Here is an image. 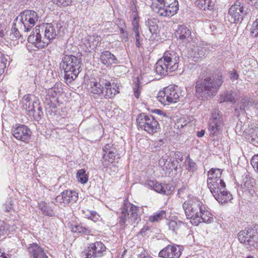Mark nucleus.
<instances>
[{
	"label": "nucleus",
	"instance_id": "69168bd1",
	"mask_svg": "<svg viewBox=\"0 0 258 258\" xmlns=\"http://www.w3.org/2000/svg\"><path fill=\"white\" fill-rule=\"evenodd\" d=\"M230 77L231 79L237 80L238 78V74L235 71H231L230 74Z\"/></svg>",
	"mask_w": 258,
	"mask_h": 258
},
{
	"label": "nucleus",
	"instance_id": "774afa93",
	"mask_svg": "<svg viewBox=\"0 0 258 258\" xmlns=\"http://www.w3.org/2000/svg\"><path fill=\"white\" fill-rule=\"evenodd\" d=\"M197 51L199 54V57H202L205 54V50H204V48L203 47L201 48H198Z\"/></svg>",
	"mask_w": 258,
	"mask_h": 258
},
{
	"label": "nucleus",
	"instance_id": "5701e85b",
	"mask_svg": "<svg viewBox=\"0 0 258 258\" xmlns=\"http://www.w3.org/2000/svg\"><path fill=\"white\" fill-rule=\"evenodd\" d=\"M28 251L33 258H48L42 248L36 243L31 244Z\"/></svg>",
	"mask_w": 258,
	"mask_h": 258
},
{
	"label": "nucleus",
	"instance_id": "473e14b6",
	"mask_svg": "<svg viewBox=\"0 0 258 258\" xmlns=\"http://www.w3.org/2000/svg\"><path fill=\"white\" fill-rule=\"evenodd\" d=\"M145 184L146 186L154 190L158 193L162 194L163 189H164L163 187V184L159 183L156 181L151 180H147Z\"/></svg>",
	"mask_w": 258,
	"mask_h": 258
},
{
	"label": "nucleus",
	"instance_id": "a19ab883",
	"mask_svg": "<svg viewBox=\"0 0 258 258\" xmlns=\"http://www.w3.org/2000/svg\"><path fill=\"white\" fill-rule=\"evenodd\" d=\"M185 166L186 169L189 172H194L196 170V165L194 161L191 159L189 156L186 158L185 161Z\"/></svg>",
	"mask_w": 258,
	"mask_h": 258
},
{
	"label": "nucleus",
	"instance_id": "09e8293b",
	"mask_svg": "<svg viewBox=\"0 0 258 258\" xmlns=\"http://www.w3.org/2000/svg\"><path fill=\"white\" fill-rule=\"evenodd\" d=\"M97 40H95V41H94V36H90L89 37V38L87 40L88 41V46H89L90 47H91V46L92 45L93 47H96L98 45V43L100 41L99 37H97Z\"/></svg>",
	"mask_w": 258,
	"mask_h": 258
},
{
	"label": "nucleus",
	"instance_id": "1a4fd4ad",
	"mask_svg": "<svg viewBox=\"0 0 258 258\" xmlns=\"http://www.w3.org/2000/svg\"><path fill=\"white\" fill-rule=\"evenodd\" d=\"M250 10L244 6L243 3L237 1L229 10L228 14L231 17V23H238L241 22L244 18L249 15Z\"/></svg>",
	"mask_w": 258,
	"mask_h": 258
},
{
	"label": "nucleus",
	"instance_id": "8fccbe9b",
	"mask_svg": "<svg viewBox=\"0 0 258 258\" xmlns=\"http://www.w3.org/2000/svg\"><path fill=\"white\" fill-rule=\"evenodd\" d=\"M250 163L254 170L258 173V154L252 157Z\"/></svg>",
	"mask_w": 258,
	"mask_h": 258
},
{
	"label": "nucleus",
	"instance_id": "412c9836",
	"mask_svg": "<svg viewBox=\"0 0 258 258\" xmlns=\"http://www.w3.org/2000/svg\"><path fill=\"white\" fill-rule=\"evenodd\" d=\"M175 35L180 40H187L189 41L191 39L190 30L185 25H179L175 32Z\"/></svg>",
	"mask_w": 258,
	"mask_h": 258
},
{
	"label": "nucleus",
	"instance_id": "49530a36",
	"mask_svg": "<svg viewBox=\"0 0 258 258\" xmlns=\"http://www.w3.org/2000/svg\"><path fill=\"white\" fill-rule=\"evenodd\" d=\"M135 41H136V46L138 48L142 46L143 45V41L144 40V36L143 35H141V33L135 34Z\"/></svg>",
	"mask_w": 258,
	"mask_h": 258
},
{
	"label": "nucleus",
	"instance_id": "0e129e2a",
	"mask_svg": "<svg viewBox=\"0 0 258 258\" xmlns=\"http://www.w3.org/2000/svg\"><path fill=\"white\" fill-rule=\"evenodd\" d=\"M119 22H120L119 24L121 26H123V27H119L120 34H122V33H124L125 32H126V31L124 28V27H125L126 26H125V23L123 21H120Z\"/></svg>",
	"mask_w": 258,
	"mask_h": 258
},
{
	"label": "nucleus",
	"instance_id": "a878e982",
	"mask_svg": "<svg viewBox=\"0 0 258 258\" xmlns=\"http://www.w3.org/2000/svg\"><path fill=\"white\" fill-rule=\"evenodd\" d=\"M155 72L160 75L165 76L169 73L168 68L162 58L159 59L155 66Z\"/></svg>",
	"mask_w": 258,
	"mask_h": 258
},
{
	"label": "nucleus",
	"instance_id": "39448f33",
	"mask_svg": "<svg viewBox=\"0 0 258 258\" xmlns=\"http://www.w3.org/2000/svg\"><path fill=\"white\" fill-rule=\"evenodd\" d=\"M208 188L215 199L221 204L227 203L232 199L229 191L225 190L226 184L223 180L207 181Z\"/></svg>",
	"mask_w": 258,
	"mask_h": 258
},
{
	"label": "nucleus",
	"instance_id": "cd10ccee",
	"mask_svg": "<svg viewBox=\"0 0 258 258\" xmlns=\"http://www.w3.org/2000/svg\"><path fill=\"white\" fill-rule=\"evenodd\" d=\"M117 156L116 151H110L108 153L102 154V164L104 167H107L109 163H112Z\"/></svg>",
	"mask_w": 258,
	"mask_h": 258
},
{
	"label": "nucleus",
	"instance_id": "f257e3e1",
	"mask_svg": "<svg viewBox=\"0 0 258 258\" xmlns=\"http://www.w3.org/2000/svg\"><path fill=\"white\" fill-rule=\"evenodd\" d=\"M224 82L221 73L208 75L201 72L196 82L195 96L201 102L216 95Z\"/></svg>",
	"mask_w": 258,
	"mask_h": 258
},
{
	"label": "nucleus",
	"instance_id": "ea45409f",
	"mask_svg": "<svg viewBox=\"0 0 258 258\" xmlns=\"http://www.w3.org/2000/svg\"><path fill=\"white\" fill-rule=\"evenodd\" d=\"M77 178L80 182L83 184L87 183L88 180V176L84 169H80L78 171Z\"/></svg>",
	"mask_w": 258,
	"mask_h": 258
},
{
	"label": "nucleus",
	"instance_id": "c03bdc74",
	"mask_svg": "<svg viewBox=\"0 0 258 258\" xmlns=\"http://www.w3.org/2000/svg\"><path fill=\"white\" fill-rule=\"evenodd\" d=\"M252 179L246 177L241 184V187L244 190H248L253 186Z\"/></svg>",
	"mask_w": 258,
	"mask_h": 258
},
{
	"label": "nucleus",
	"instance_id": "4d7b16f0",
	"mask_svg": "<svg viewBox=\"0 0 258 258\" xmlns=\"http://www.w3.org/2000/svg\"><path fill=\"white\" fill-rule=\"evenodd\" d=\"M133 31L135 34L139 33L141 32V30L140 29L139 25L137 22L134 21L133 22Z\"/></svg>",
	"mask_w": 258,
	"mask_h": 258
},
{
	"label": "nucleus",
	"instance_id": "7ed1b4c3",
	"mask_svg": "<svg viewBox=\"0 0 258 258\" xmlns=\"http://www.w3.org/2000/svg\"><path fill=\"white\" fill-rule=\"evenodd\" d=\"M81 66V58L72 55L63 54L60 62V68L64 71V79L69 83L75 80Z\"/></svg>",
	"mask_w": 258,
	"mask_h": 258
},
{
	"label": "nucleus",
	"instance_id": "3c124183",
	"mask_svg": "<svg viewBox=\"0 0 258 258\" xmlns=\"http://www.w3.org/2000/svg\"><path fill=\"white\" fill-rule=\"evenodd\" d=\"M251 32L254 37L258 36V19L253 22Z\"/></svg>",
	"mask_w": 258,
	"mask_h": 258
},
{
	"label": "nucleus",
	"instance_id": "13d9d810",
	"mask_svg": "<svg viewBox=\"0 0 258 258\" xmlns=\"http://www.w3.org/2000/svg\"><path fill=\"white\" fill-rule=\"evenodd\" d=\"M138 258H153L145 250H143L138 254Z\"/></svg>",
	"mask_w": 258,
	"mask_h": 258
},
{
	"label": "nucleus",
	"instance_id": "2f4dec72",
	"mask_svg": "<svg viewBox=\"0 0 258 258\" xmlns=\"http://www.w3.org/2000/svg\"><path fill=\"white\" fill-rule=\"evenodd\" d=\"M28 13H26V11H24L21 12L20 15L17 16V20L20 18V21L21 22V27H23L25 31H28L30 28L29 26V17H27Z\"/></svg>",
	"mask_w": 258,
	"mask_h": 258
},
{
	"label": "nucleus",
	"instance_id": "de8ad7c7",
	"mask_svg": "<svg viewBox=\"0 0 258 258\" xmlns=\"http://www.w3.org/2000/svg\"><path fill=\"white\" fill-rule=\"evenodd\" d=\"M163 187L164 189H163L162 194L166 195H170L174 189V187L169 184H163Z\"/></svg>",
	"mask_w": 258,
	"mask_h": 258
},
{
	"label": "nucleus",
	"instance_id": "9b49d317",
	"mask_svg": "<svg viewBox=\"0 0 258 258\" xmlns=\"http://www.w3.org/2000/svg\"><path fill=\"white\" fill-rule=\"evenodd\" d=\"M238 239L240 243L246 245L247 249H250L258 243V233L251 228H246L238 233Z\"/></svg>",
	"mask_w": 258,
	"mask_h": 258
},
{
	"label": "nucleus",
	"instance_id": "e2e57ef3",
	"mask_svg": "<svg viewBox=\"0 0 258 258\" xmlns=\"http://www.w3.org/2000/svg\"><path fill=\"white\" fill-rule=\"evenodd\" d=\"M203 48H204V50L210 51H212L215 49L214 45H212L210 44H206L204 45Z\"/></svg>",
	"mask_w": 258,
	"mask_h": 258
},
{
	"label": "nucleus",
	"instance_id": "dca6fc26",
	"mask_svg": "<svg viewBox=\"0 0 258 258\" xmlns=\"http://www.w3.org/2000/svg\"><path fill=\"white\" fill-rule=\"evenodd\" d=\"M182 250V247L179 245H168L159 252V256L163 258H179Z\"/></svg>",
	"mask_w": 258,
	"mask_h": 258
},
{
	"label": "nucleus",
	"instance_id": "052dcab7",
	"mask_svg": "<svg viewBox=\"0 0 258 258\" xmlns=\"http://www.w3.org/2000/svg\"><path fill=\"white\" fill-rule=\"evenodd\" d=\"M12 203V201L10 200L9 201L6 202V204L4 205L5 208L4 210L6 212H9L11 209L12 206L13 205Z\"/></svg>",
	"mask_w": 258,
	"mask_h": 258
},
{
	"label": "nucleus",
	"instance_id": "2eb2a0df",
	"mask_svg": "<svg viewBox=\"0 0 258 258\" xmlns=\"http://www.w3.org/2000/svg\"><path fill=\"white\" fill-rule=\"evenodd\" d=\"M78 195L75 190H65L55 198L54 203L67 205L70 203H74L78 200Z\"/></svg>",
	"mask_w": 258,
	"mask_h": 258
},
{
	"label": "nucleus",
	"instance_id": "72a5a7b5",
	"mask_svg": "<svg viewBox=\"0 0 258 258\" xmlns=\"http://www.w3.org/2000/svg\"><path fill=\"white\" fill-rule=\"evenodd\" d=\"M62 92V84L60 83H56L53 87L49 88L47 91L48 94L53 98L60 95Z\"/></svg>",
	"mask_w": 258,
	"mask_h": 258
},
{
	"label": "nucleus",
	"instance_id": "aec40b11",
	"mask_svg": "<svg viewBox=\"0 0 258 258\" xmlns=\"http://www.w3.org/2000/svg\"><path fill=\"white\" fill-rule=\"evenodd\" d=\"M213 217L212 214L206 209L204 205L202 207V211L199 212V215L197 217L195 221L192 222L196 225H198L199 223L205 222L206 223H210L213 221Z\"/></svg>",
	"mask_w": 258,
	"mask_h": 258
},
{
	"label": "nucleus",
	"instance_id": "864d4df0",
	"mask_svg": "<svg viewBox=\"0 0 258 258\" xmlns=\"http://www.w3.org/2000/svg\"><path fill=\"white\" fill-rule=\"evenodd\" d=\"M87 213H90L89 219H90L94 221L98 220L100 217L99 214H98L95 211L87 210Z\"/></svg>",
	"mask_w": 258,
	"mask_h": 258
},
{
	"label": "nucleus",
	"instance_id": "c756f323",
	"mask_svg": "<svg viewBox=\"0 0 258 258\" xmlns=\"http://www.w3.org/2000/svg\"><path fill=\"white\" fill-rule=\"evenodd\" d=\"M196 5L201 9L212 10L214 8V3L211 0H196Z\"/></svg>",
	"mask_w": 258,
	"mask_h": 258
},
{
	"label": "nucleus",
	"instance_id": "b1692460",
	"mask_svg": "<svg viewBox=\"0 0 258 258\" xmlns=\"http://www.w3.org/2000/svg\"><path fill=\"white\" fill-rule=\"evenodd\" d=\"M32 96L30 95H25L21 100V108L26 111H33L34 110V101Z\"/></svg>",
	"mask_w": 258,
	"mask_h": 258
},
{
	"label": "nucleus",
	"instance_id": "393cba45",
	"mask_svg": "<svg viewBox=\"0 0 258 258\" xmlns=\"http://www.w3.org/2000/svg\"><path fill=\"white\" fill-rule=\"evenodd\" d=\"M101 62L106 66H109L117 63V59L115 56L109 51H104L100 55Z\"/></svg>",
	"mask_w": 258,
	"mask_h": 258
},
{
	"label": "nucleus",
	"instance_id": "4c0bfd02",
	"mask_svg": "<svg viewBox=\"0 0 258 258\" xmlns=\"http://www.w3.org/2000/svg\"><path fill=\"white\" fill-rule=\"evenodd\" d=\"M166 217V212L164 210H160L154 213L149 217V220L151 222H158Z\"/></svg>",
	"mask_w": 258,
	"mask_h": 258
},
{
	"label": "nucleus",
	"instance_id": "4468645a",
	"mask_svg": "<svg viewBox=\"0 0 258 258\" xmlns=\"http://www.w3.org/2000/svg\"><path fill=\"white\" fill-rule=\"evenodd\" d=\"M104 81L100 80L99 82L95 78H91L89 80L88 85L90 86L91 90V96L96 100H100L102 99L103 96Z\"/></svg>",
	"mask_w": 258,
	"mask_h": 258
},
{
	"label": "nucleus",
	"instance_id": "bb28decb",
	"mask_svg": "<svg viewBox=\"0 0 258 258\" xmlns=\"http://www.w3.org/2000/svg\"><path fill=\"white\" fill-rule=\"evenodd\" d=\"M104 90L103 97L106 99L113 97L118 92L109 82L106 81L104 82Z\"/></svg>",
	"mask_w": 258,
	"mask_h": 258
},
{
	"label": "nucleus",
	"instance_id": "a211bd4d",
	"mask_svg": "<svg viewBox=\"0 0 258 258\" xmlns=\"http://www.w3.org/2000/svg\"><path fill=\"white\" fill-rule=\"evenodd\" d=\"M258 103V101H255L251 98L244 97L242 98L240 102L238 103L235 109V113L237 116L241 114H244L246 110H249L251 107L254 106L255 107V103Z\"/></svg>",
	"mask_w": 258,
	"mask_h": 258
},
{
	"label": "nucleus",
	"instance_id": "e433bc0d",
	"mask_svg": "<svg viewBox=\"0 0 258 258\" xmlns=\"http://www.w3.org/2000/svg\"><path fill=\"white\" fill-rule=\"evenodd\" d=\"M236 128L237 130L239 128L240 130L243 131L244 132L250 135L251 137H253L254 132L255 131L253 128H249V124H246L245 123L242 124V122L241 121H240V123L237 124Z\"/></svg>",
	"mask_w": 258,
	"mask_h": 258
},
{
	"label": "nucleus",
	"instance_id": "f8f14e48",
	"mask_svg": "<svg viewBox=\"0 0 258 258\" xmlns=\"http://www.w3.org/2000/svg\"><path fill=\"white\" fill-rule=\"evenodd\" d=\"M106 247L101 241H96L88 244L85 258H99L106 252Z\"/></svg>",
	"mask_w": 258,
	"mask_h": 258
},
{
	"label": "nucleus",
	"instance_id": "20e7f679",
	"mask_svg": "<svg viewBox=\"0 0 258 258\" xmlns=\"http://www.w3.org/2000/svg\"><path fill=\"white\" fill-rule=\"evenodd\" d=\"M141 209L128 201H124L120 208V214L119 216V223L122 227H126L129 224H137L141 221Z\"/></svg>",
	"mask_w": 258,
	"mask_h": 258
},
{
	"label": "nucleus",
	"instance_id": "6e6d98bb",
	"mask_svg": "<svg viewBox=\"0 0 258 258\" xmlns=\"http://www.w3.org/2000/svg\"><path fill=\"white\" fill-rule=\"evenodd\" d=\"M56 4L58 5H62L63 6H67L70 5L73 0H56Z\"/></svg>",
	"mask_w": 258,
	"mask_h": 258
},
{
	"label": "nucleus",
	"instance_id": "a18cd8bd",
	"mask_svg": "<svg viewBox=\"0 0 258 258\" xmlns=\"http://www.w3.org/2000/svg\"><path fill=\"white\" fill-rule=\"evenodd\" d=\"M142 89V86L140 85L139 81L137 80L133 86L134 94L136 98H139Z\"/></svg>",
	"mask_w": 258,
	"mask_h": 258
},
{
	"label": "nucleus",
	"instance_id": "680f3d73",
	"mask_svg": "<svg viewBox=\"0 0 258 258\" xmlns=\"http://www.w3.org/2000/svg\"><path fill=\"white\" fill-rule=\"evenodd\" d=\"M175 158L176 159V160L175 161V163H177V164L179 163L178 160L181 161L182 160V154L181 152H177L176 153H175L174 154Z\"/></svg>",
	"mask_w": 258,
	"mask_h": 258
},
{
	"label": "nucleus",
	"instance_id": "c85d7f7f",
	"mask_svg": "<svg viewBox=\"0 0 258 258\" xmlns=\"http://www.w3.org/2000/svg\"><path fill=\"white\" fill-rule=\"evenodd\" d=\"M158 21L154 18L148 19L145 22V25L148 27L150 33L154 36H157V34L158 31V27L157 23Z\"/></svg>",
	"mask_w": 258,
	"mask_h": 258
},
{
	"label": "nucleus",
	"instance_id": "58836bf2",
	"mask_svg": "<svg viewBox=\"0 0 258 258\" xmlns=\"http://www.w3.org/2000/svg\"><path fill=\"white\" fill-rule=\"evenodd\" d=\"M40 209L43 214L49 217H53L55 213L52 208L48 205L44 204L40 205Z\"/></svg>",
	"mask_w": 258,
	"mask_h": 258
},
{
	"label": "nucleus",
	"instance_id": "f03ea898",
	"mask_svg": "<svg viewBox=\"0 0 258 258\" xmlns=\"http://www.w3.org/2000/svg\"><path fill=\"white\" fill-rule=\"evenodd\" d=\"M61 26L57 24L46 23L36 26L28 37L27 40L38 48L46 46L50 41L60 35Z\"/></svg>",
	"mask_w": 258,
	"mask_h": 258
},
{
	"label": "nucleus",
	"instance_id": "9d476101",
	"mask_svg": "<svg viewBox=\"0 0 258 258\" xmlns=\"http://www.w3.org/2000/svg\"><path fill=\"white\" fill-rule=\"evenodd\" d=\"M223 123L222 115L218 109L213 110L209 121V131L211 137L218 136L221 132Z\"/></svg>",
	"mask_w": 258,
	"mask_h": 258
},
{
	"label": "nucleus",
	"instance_id": "6ab92c4d",
	"mask_svg": "<svg viewBox=\"0 0 258 258\" xmlns=\"http://www.w3.org/2000/svg\"><path fill=\"white\" fill-rule=\"evenodd\" d=\"M31 130L25 125L17 126V140L28 143L31 137Z\"/></svg>",
	"mask_w": 258,
	"mask_h": 258
},
{
	"label": "nucleus",
	"instance_id": "4be33fe9",
	"mask_svg": "<svg viewBox=\"0 0 258 258\" xmlns=\"http://www.w3.org/2000/svg\"><path fill=\"white\" fill-rule=\"evenodd\" d=\"M238 98L237 93L235 91H226L222 94L219 98L220 103L229 102L233 104L237 102Z\"/></svg>",
	"mask_w": 258,
	"mask_h": 258
},
{
	"label": "nucleus",
	"instance_id": "37998d69",
	"mask_svg": "<svg viewBox=\"0 0 258 258\" xmlns=\"http://www.w3.org/2000/svg\"><path fill=\"white\" fill-rule=\"evenodd\" d=\"M7 59L4 54L0 51V75L3 74L6 68Z\"/></svg>",
	"mask_w": 258,
	"mask_h": 258
},
{
	"label": "nucleus",
	"instance_id": "79ce46f5",
	"mask_svg": "<svg viewBox=\"0 0 258 258\" xmlns=\"http://www.w3.org/2000/svg\"><path fill=\"white\" fill-rule=\"evenodd\" d=\"M183 222L181 221H170L169 222L168 226L170 230L176 232L183 225Z\"/></svg>",
	"mask_w": 258,
	"mask_h": 258
},
{
	"label": "nucleus",
	"instance_id": "6e6552de",
	"mask_svg": "<svg viewBox=\"0 0 258 258\" xmlns=\"http://www.w3.org/2000/svg\"><path fill=\"white\" fill-rule=\"evenodd\" d=\"M203 206L204 205L202 202L194 196L190 198L188 200L185 201L182 204V207L187 218L191 219L192 222L195 221L197 217L199 215V212L202 211Z\"/></svg>",
	"mask_w": 258,
	"mask_h": 258
},
{
	"label": "nucleus",
	"instance_id": "5fc2aeb1",
	"mask_svg": "<svg viewBox=\"0 0 258 258\" xmlns=\"http://www.w3.org/2000/svg\"><path fill=\"white\" fill-rule=\"evenodd\" d=\"M116 149L113 147L112 144H106L103 148V153H108L110 151H115Z\"/></svg>",
	"mask_w": 258,
	"mask_h": 258
},
{
	"label": "nucleus",
	"instance_id": "f3484780",
	"mask_svg": "<svg viewBox=\"0 0 258 258\" xmlns=\"http://www.w3.org/2000/svg\"><path fill=\"white\" fill-rule=\"evenodd\" d=\"M163 58L166 63L169 73L174 72L178 69L179 57L176 52H166L164 54Z\"/></svg>",
	"mask_w": 258,
	"mask_h": 258
},
{
	"label": "nucleus",
	"instance_id": "0eeeda50",
	"mask_svg": "<svg viewBox=\"0 0 258 258\" xmlns=\"http://www.w3.org/2000/svg\"><path fill=\"white\" fill-rule=\"evenodd\" d=\"M161 2H152L151 8L154 12L161 16L170 17L175 14L179 9L178 1H167Z\"/></svg>",
	"mask_w": 258,
	"mask_h": 258
},
{
	"label": "nucleus",
	"instance_id": "c9c22d12",
	"mask_svg": "<svg viewBox=\"0 0 258 258\" xmlns=\"http://www.w3.org/2000/svg\"><path fill=\"white\" fill-rule=\"evenodd\" d=\"M26 13H28L27 17H29V26L32 28L34 26L36 21H37L39 19V16L38 14L33 11L26 10Z\"/></svg>",
	"mask_w": 258,
	"mask_h": 258
},
{
	"label": "nucleus",
	"instance_id": "bf43d9fd",
	"mask_svg": "<svg viewBox=\"0 0 258 258\" xmlns=\"http://www.w3.org/2000/svg\"><path fill=\"white\" fill-rule=\"evenodd\" d=\"M34 110L33 111H31V112L34 114V112L36 111L35 109L36 108L37 109V110L38 111V114L39 115L40 112H41L42 110L41 107L39 106V102L38 101H37V100L34 101Z\"/></svg>",
	"mask_w": 258,
	"mask_h": 258
},
{
	"label": "nucleus",
	"instance_id": "ddd939ff",
	"mask_svg": "<svg viewBox=\"0 0 258 258\" xmlns=\"http://www.w3.org/2000/svg\"><path fill=\"white\" fill-rule=\"evenodd\" d=\"M179 96L172 87H168L159 93L158 100L164 105L177 102Z\"/></svg>",
	"mask_w": 258,
	"mask_h": 258
},
{
	"label": "nucleus",
	"instance_id": "338daca9",
	"mask_svg": "<svg viewBox=\"0 0 258 258\" xmlns=\"http://www.w3.org/2000/svg\"><path fill=\"white\" fill-rule=\"evenodd\" d=\"M186 190L185 187H182L178 190V195L179 197L182 198L184 196L185 191Z\"/></svg>",
	"mask_w": 258,
	"mask_h": 258
},
{
	"label": "nucleus",
	"instance_id": "f704fd0d",
	"mask_svg": "<svg viewBox=\"0 0 258 258\" xmlns=\"http://www.w3.org/2000/svg\"><path fill=\"white\" fill-rule=\"evenodd\" d=\"M71 229L73 232H78L88 234L91 232V230L88 227H86L80 224H72Z\"/></svg>",
	"mask_w": 258,
	"mask_h": 258
},
{
	"label": "nucleus",
	"instance_id": "603ef678",
	"mask_svg": "<svg viewBox=\"0 0 258 258\" xmlns=\"http://www.w3.org/2000/svg\"><path fill=\"white\" fill-rule=\"evenodd\" d=\"M16 21V18L14 20L13 25V27L12 28V31H13V32L12 33H11V34H10V38L11 40V43H13V44L14 45H15L14 44L15 40L14 39V38L16 37V35H15V32H16V25L15 24Z\"/></svg>",
	"mask_w": 258,
	"mask_h": 258
},
{
	"label": "nucleus",
	"instance_id": "423d86ee",
	"mask_svg": "<svg viewBox=\"0 0 258 258\" xmlns=\"http://www.w3.org/2000/svg\"><path fill=\"white\" fill-rule=\"evenodd\" d=\"M136 121L138 126L149 134H154L160 131L159 123L152 115L140 113L138 115Z\"/></svg>",
	"mask_w": 258,
	"mask_h": 258
},
{
	"label": "nucleus",
	"instance_id": "7c9ffc66",
	"mask_svg": "<svg viewBox=\"0 0 258 258\" xmlns=\"http://www.w3.org/2000/svg\"><path fill=\"white\" fill-rule=\"evenodd\" d=\"M222 170L220 169H211L208 172V177L207 181L220 180L222 182Z\"/></svg>",
	"mask_w": 258,
	"mask_h": 258
}]
</instances>
